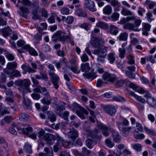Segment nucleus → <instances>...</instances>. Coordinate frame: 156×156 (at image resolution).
Listing matches in <instances>:
<instances>
[{
    "mask_svg": "<svg viewBox=\"0 0 156 156\" xmlns=\"http://www.w3.org/2000/svg\"><path fill=\"white\" fill-rule=\"evenodd\" d=\"M74 20V18L72 16H67L65 22L68 24H72Z\"/></svg>",
    "mask_w": 156,
    "mask_h": 156,
    "instance_id": "nucleus-47",
    "label": "nucleus"
},
{
    "mask_svg": "<svg viewBox=\"0 0 156 156\" xmlns=\"http://www.w3.org/2000/svg\"><path fill=\"white\" fill-rule=\"evenodd\" d=\"M145 3L150 9H152L156 6V2L150 0H146Z\"/></svg>",
    "mask_w": 156,
    "mask_h": 156,
    "instance_id": "nucleus-33",
    "label": "nucleus"
},
{
    "mask_svg": "<svg viewBox=\"0 0 156 156\" xmlns=\"http://www.w3.org/2000/svg\"><path fill=\"white\" fill-rule=\"evenodd\" d=\"M45 97L41 100L42 103L44 104L49 105L51 103V97L48 93L46 92L44 94Z\"/></svg>",
    "mask_w": 156,
    "mask_h": 156,
    "instance_id": "nucleus-19",
    "label": "nucleus"
},
{
    "mask_svg": "<svg viewBox=\"0 0 156 156\" xmlns=\"http://www.w3.org/2000/svg\"><path fill=\"white\" fill-rule=\"evenodd\" d=\"M2 103H0V117L3 115L8 114L9 113V108L6 107H3Z\"/></svg>",
    "mask_w": 156,
    "mask_h": 156,
    "instance_id": "nucleus-20",
    "label": "nucleus"
},
{
    "mask_svg": "<svg viewBox=\"0 0 156 156\" xmlns=\"http://www.w3.org/2000/svg\"><path fill=\"white\" fill-rule=\"evenodd\" d=\"M70 62L71 64H74L75 65L74 66H72L70 68L71 70L75 73H79V72L78 71L77 69L76 61L74 60H72L70 61Z\"/></svg>",
    "mask_w": 156,
    "mask_h": 156,
    "instance_id": "nucleus-35",
    "label": "nucleus"
},
{
    "mask_svg": "<svg viewBox=\"0 0 156 156\" xmlns=\"http://www.w3.org/2000/svg\"><path fill=\"white\" fill-rule=\"evenodd\" d=\"M130 87L132 88L134 90L140 94H143L146 92V90L143 88L138 87L132 83H130L129 85Z\"/></svg>",
    "mask_w": 156,
    "mask_h": 156,
    "instance_id": "nucleus-18",
    "label": "nucleus"
},
{
    "mask_svg": "<svg viewBox=\"0 0 156 156\" xmlns=\"http://www.w3.org/2000/svg\"><path fill=\"white\" fill-rule=\"evenodd\" d=\"M3 70L4 73L11 79H13L15 77H20L21 76L20 72L18 70H14L11 72L7 70L6 69H4Z\"/></svg>",
    "mask_w": 156,
    "mask_h": 156,
    "instance_id": "nucleus-12",
    "label": "nucleus"
},
{
    "mask_svg": "<svg viewBox=\"0 0 156 156\" xmlns=\"http://www.w3.org/2000/svg\"><path fill=\"white\" fill-rule=\"evenodd\" d=\"M49 75L51 78L52 83L55 87L56 89H58L59 87L58 82L59 78L53 72H50Z\"/></svg>",
    "mask_w": 156,
    "mask_h": 156,
    "instance_id": "nucleus-17",
    "label": "nucleus"
},
{
    "mask_svg": "<svg viewBox=\"0 0 156 156\" xmlns=\"http://www.w3.org/2000/svg\"><path fill=\"white\" fill-rule=\"evenodd\" d=\"M105 143L107 146L110 148L112 147L115 145L114 143L111 140L109 139L106 140Z\"/></svg>",
    "mask_w": 156,
    "mask_h": 156,
    "instance_id": "nucleus-52",
    "label": "nucleus"
},
{
    "mask_svg": "<svg viewBox=\"0 0 156 156\" xmlns=\"http://www.w3.org/2000/svg\"><path fill=\"white\" fill-rule=\"evenodd\" d=\"M17 130L19 131V132L25 134H28L31 133L32 131V128L30 126H28L26 128H17Z\"/></svg>",
    "mask_w": 156,
    "mask_h": 156,
    "instance_id": "nucleus-21",
    "label": "nucleus"
},
{
    "mask_svg": "<svg viewBox=\"0 0 156 156\" xmlns=\"http://www.w3.org/2000/svg\"><path fill=\"white\" fill-rule=\"evenodd\" d=\"M103 79L107 81L114 82L116 80V76L115 75L105 72L102 75Z\"/></svg>",
    "mask_w": 156,
    "mask_h": 156,
    "instance_id": "nucleus-14",
    "label": "nucleus"
},
{
    "mask_svg": "<svg viewBox=\"0 0 156 156\" xmlns=\"http://www.w3.org/2000/svg\"><path fill=\"white\" fill-rule=\"evenodd\" d=\"M78 132L74 129H70L69 131L66 133V136L68 138L71 139V140L69 141H65L62 139L59 138L58 139L59 145L65 148H70L73 146V142L76 138L78 136Z\"/></svg>",
    "mask_w": 156,
    "mask_h": 156,
    "instance_id": "nucleus-1",
    "label": "nucleus"
},
{
    "mask_svg": "<svg viewBox=\"0 0 156 156\" xmlns=\"http://www.w3.org/2000/svg\"><path fill=\"white\" fill-rule=\"evenodd\" d=\"M68 34L66 35L65 31L61 30L56 31L52 36V41L55 42L57 41H68L72 45H74V43L72 40L71 34L69 30H68Z\"/></svg>",
    "mask_w": 156,
    "mask_h": 156,
    "instance_id": "nucleus-3",
    "label": "nucleus"
},
{
    "mask_svg": "<svg viewBox=\"0 0 156 156\" xmlns=\"http://www.w3.org/2000/svg\"><path fill=\"white\" fill-rule=\"evenodd\" d=\"M69 113L68 111H65L62 115L60 114V116L65 120H67L68 119V116Z\"/></svg>",
    "mask_w": 156,
    "mask_h": 156,
    "instance_id": "nucleus-62",
    "label": "nucleus"
},
{
    "mask_svg": "<svg viewBox=\"0 0 156 156\" xmlns=\"http://www.w3.org/2000/svg\"><path fill=\"white\" fill-rule=\"evenodd\" d=\"M112 133L114 141L116 143L120 142L121 140V138L119 133L114 130H112Z\"/></svg>",
    "mask_w": 156,
    "mask_h": 156,
    "instance_id": "nucleus-26",
    "label": "nucleus"
},
{
    "mask_svg": "<svg viewBox=\"0 0 156 156\" xmlns=\"http://www.w3.org/2000/svg\"><path fill=\"white\" fill-rule=\"evenodd\" d=\"M32 18L35 20H37L39 19V16L37 12L35 10L33 11Z\"/></svg>",
    "mask_w": 156,
    "mask_h": 156,
    "instance_id": "nucleus-60",
    "label": "nucleus"
},
{
    "mask_svg": "<svg viewBox=\"0 0 156 156\" xmlns=\"http://www.w3.org/2000/svg\"><path fill=\"white\" fill-rule=\"evenodd\" d=\"M138 9V10L137 11L138 14L141 16H143V14L145 12V10L141 6H139Z\"/></svg>",
    "mask_w": 156,
    "mask_h": 156,
    "instance_id": "nucleus-56",
    "label": "nucleus"
},
{
    "mask_svg": "<svg viewBox=\"0 0 156 156\" xmlns=\"http://www.w3.org/2000/svg\"><path fill=\"white\" fill-rule=\"evenodd\" d=\"M86 143L87 147L90 149H92L94 146L92 141L90 139H88L86 141Z\"/></svg>",
    "mask_w": 156,
    "mask_h": 156,
    "instance_id": "nucleus-54",
    "label": "nucleus"
},
{
    "mask_svg": "<svg viewBox=\"0 0 156 156\" xmlns=\"http://www.w3.org/2000/svg\"><path fill=\"white\" fill-rule=\"evenodd\" d=\"M23 103L25 107L27 108L30 107L31 103V101L29 99L27 98H26L24 97H23Z\"/></svg>",
    "mask_w": 156,
    "mask_h": 156,
    "instance_id": "nucleus-44",
    "label": "nucleus"
},
{
    "mask_svg": "<svg viewBox=\"0 0 156 156\" xmlns=\"http://www.w3.org/2000/svg\"><path fill=\"white\" fill-rule=\"evenodd\" d=\"M147 60L148 61L152 63H154L155 62V58H154V56H153L152 55H149L146 57Z\"/></svg>",
    "mask_w": 156,
    "mask_h": 156,
    "instance_id": "nucleus-55",
    "label": "nucleus"
},
{
    "mask_svg": "<svg viewBox=\"0 0 156 156\" xmlns=\"http://www.w3.org/2000/svg\"><path fill=\"white\" fill-rule=\"evenodd\" d=\"M85 6L92 12H95L97 10L95 7L94 2L91 0H85Z\"/></svg>",
    "mask_w": 156,
    "mask_h": 156,
    "instance_id": "nucleus-15",
    "label": "nucleus"
},
{
    "mask_svg": "<svg viewBox=\"0 0 156 156\" xmlns=\"http://www.w3.org/2000/svg\"><path fill=\"white\" fill-rule=\"evenodd\" d=\"M44 151L46 152L47 156H53V153L52 149L51 147L44 148Z\"/></svg>",
    "mask_w": 156,
    "mask_h": 156,
    "instance_id": "nucleus-36",
    "label": "nucleus"
},
{
    "mask_svg": "<svg viewBox=\"0 0 156 156\" xmlns=\"http://www.w3.org/2000/svg\"><path fill=\"white\" fill-rule=\"evenodd\" d=\"M114 100L117 101L123 102L125 101V99L120 96L114 97Z\"/></svg>",
    "mask_w": 156,
    "mask_h": 156,
    "instance_id": "nucleus-63",
    "label": "nucleus"
},
{
    "mask_svg": "<svg viewBox=\"0 0 156 156\" xmlns=\"http://www.w3.org/2000/svg\"><path fill=\"white\" fill-rule=\"evenodd\" d=\"M128 59H129L128 63L129 64H133L135 63L134 57L133 54H129Z\"/></svg>",
    "mask_w": 156,
    "mask_h": 156,
    "instance_id": "nucleus-53",
    "label": "nucleus"
},
{
    "mask_svg": "<svg viewBox=\"0 0 156 156\" xmlns=\"http://www.w3.org/2000/svg\"><path fill=\"white\" fill-rule=\"evenodd\" d=\"M124 28L126 30H134L135 31H140L141 29L140 28L134 29L133 24L128 23L126 24L124 27Z\"/></svg>",
    "mask_w": 156,
    "mask_h": 156,
    "instance_id": "nucleus-24",
    "label": "nucleus"
},
{
    "mask_svg": "<svg viewBox=\"0 0 156 156\" xmlns=\"http://www.w3.org/2000/svg\"><path fill=\"white\" fill-rule=\"evenodd\" d=\"M118 106L116 105H112L109 106V110L107 111L108 114L112 116H114L116 112Z\"/></svg>",
    "mask_w": 156,
    "mask_h": 156,
    "instance_id": "nucleus-22",
    "label": "nucleus"
},
{
    "mask_svg": "<svg viewBox=\"0 0 156 156\" xmlns=\"http://www.w3.org/2000/svg\"><path fill=\"white\" fill-rule=\"evenodd\" d=\"M44 130L42 129H40V131L38 133V137L40 140H44L47 141L48 144H52L54 142V137L53 135L49 133H46L44 135Z\"/></svg>",
    "mask_w": 156,
    "mask_h": 156,
    "instance_id": "nucleus-4",
    "label": "nucleus"
},
{
    "mask_svg": "<svg viewBox=\"0 0 156 156\" xmlns=\"http://www.w3.org/2000/svg\"><path fill=\"white\" fill-rule=\"evenodd\" d=\"M31 65L33 68H31L29 66L23 64L21 66V68L24 70L23 73L24 74L26 73L27 72H28L29 73H34L36 72L35 69H37L36 64L34 63H31Z\"/></svg>",
    "mask_w": 156,
    "mask_h": 156,
    "instance_id": "nucleus-11",
    "label": "nucleus"
},
{
    "mask_svg": "<svg viewBox=\"0 0 156 156\" xmlns=\"http://www.w3.org/2000/svg\"><path fill=\"white\" fill-rule=\"evenodd\" d=\"M152 14L150 12H148L146 14V18L147 20L149 22H151L152 20H154V19H152Z\"/></svg>",
    "mask_w": 156,
    "mask_h": 156,
    "instance_id": "nucleus-61",
    "label": "nucleus"
},
{
    "mask_svg": "<svg viewBox=\"0 0 156 156\" xmlns=\"http://www.w3.org/2000/svg\"><path fill=\"white\" fill-rule=\"evenodd\" d=\"M121 13L124 16H130L126 18V20L128 21L133 20L136 18V16L132 11L124 7L122 8L121 9Z\"/></svg>",
    "mask_w": 156,
    "mask_h": 156,
    "instance_id": "nucleus-8",
    "label": "nucleus"
},
{
    "mask_svg": "<svg viewBox=\"0 0 156 156\" xmlns=\"http://www.w3.org/2000/svg\"><path fill=\"white\" fill-rule=\"evenodd\" d=\"M130 94L133 97L137 100L142 103H143L145 101L144 99L142 98L141 96H140L136 95L133 92H131Z\"/></svg>",
    "mask_w": 156,
    "mask_h": 156,
    "instance_id": "nucleus-32",
    "label": "nucleus"
},
{
    "mask_svg": "<svg viewBox=\"0 0 156 156\" xmlns=\"http://www.w3.org/2000/svg\"><path fill=\"white\" fill-rule=\"evenodd\" d=\"M17 67V63L16 62H9L6 65V69H7V70H9V69H15Z\"/></svg>",
    "mask_w": 156,
    "mask_h": 156,
    "instance_id": "nucleus-28",
    "label": "nucleus"
},
{
    "mask_svg": "<svg viewBox=\"0 0 156 156\" xmlns=\"http://www.w3.org/2000/svg\"><path fill=\"white\" fill-rule=\"evenodd\" d=\"M48 118L51 122H54L56 120V117L54 114L51 112H48Z\"/></svg>",
    "mask_w": 156,
    "mask_h": 156,
    "instance_id": "nucleus-48",
    "label": "nucleus"
},
{
    "mask_svg": "<svg viewBox=\"0 0 156 156\" xmlns=\"http://www.w3.org/2000/svg\"><path fill=\"white\" fill-rule=\"evenodd\" d=\"M16 85L20 87H23L24 88L23 92H27L30 93L32 91L29 88L31 82L30 80L28 79H24L23 80H16L15 81Z\"/></svg>",
    "mask_w": 156,
    "mask_h": 156,
    "instance_id": "nucleus-5",
    "label": "nucleus"
},
{
    "mask_svg": "<svg viewBox=\"0 0 156 156\" xmlns=\"http://www.w3.org/2000/svg\"><path fill=\"white\" fill-rule=\"evenodd\" d=\"M96 25L98 27L105 30L108 29L109 27V26L107 24L100 21L97 22Z\"/></svg>",
    "mask_w": 156,
    "mask_h": 156,
    "instance_id": "nucleus-30",
    "label": "nucleus"
},
{
    "mask_svg": "<svg viewBox=\"0 0 156 156\" xmlns=\"http://www.w3.org/2000/svg\"><path fill=\"white\" fill-rule=\"evenodd\" d=\"M108 59L111 64H112L115 60V54L110 53L108 55Z\"/></svg>",
    "mask_w": 156,
    "mask_h": 156,
    "instance_id": "nucleus-46",
    "label": "nucleus"
},
{
    "mask_svg": "<svg viewBox=\"0 0 156 156\" xmlns=\"http://www.w3.org/2000/svg\"><path fill=\"white\" fill-rule=\"evenodd\" d=\"M91 44L95 48H99L100 44L103 43V40L98 38L93 37L90 40Z\"/></svg>",
    "mask_w": 156,
    "mask_h": 156,
    "instance_id": "nucleus-16",
    "label": "nucleus"
},
{
    "mask_svg": "<svg viewBox=\"0 0 156 156\" xmlns=\"http://www.w3.org/2000/svg\"><path fill=\"white\" fill-rule=\"evenodd\" d=\"M144 129L146 132L148 134H151L153 136H155L156 135V131L153 130H151L150 129H148L145 126L144 127Z\"/></svg>",
    "mask_w": 156,
    "mask_h": 156,
    "instance_id": "nucleus-51",
    "label": "nucleus"
},
{
    "mask_svg": "<svg viewBox=\"0 0 156 156\" xmlns=\"http://www.w3.org/2000/svg\"><path fill=\"white\" fill-rule=\"evenodd\" d=\"M73 105L74 106L80 108V111H77L76 113L77 115L82 119H84L85 118L83 114L86 115L88 114V112L83 108L81 107L79 104L75 102L73 103Z\"/></svg>",
    "mask_w": 156,
    "mask_h": 156,
    "instance_id": "nucleus-9",
    "label": "nucleus"
},
{
    "mask_svg": "<svg viewBox=\"0 0 156 156\" xmlns=\"http://www.w3.org/2000/svg\"><path fill=\"white\" fill-rule=\"evenodd\" d=\"M136 129L139 131H142L143 130V128L142 124L140 123L137 122L136 124Z\"/></svg>",
    "mask_w": 156,
    "mask_h": 156,
    "instance_id": "nucleus-64",
    "label": "nucleus"
},
{
    "mask_svg": "<svg viewBox=\"0 0 156 156\" xmlns=\"http://www.w3.org/2000/svg\"><path fill=\"white\" fill-rule=\"evenodd\" d=\"M129 124V122L125 118H123L122 124L121 123H118L119 129L121 133H123L126 131L129 130L131 129V127H126L124 126H127Z\"/></svg>",
    "mask_w": 156,
    "mask_h": 156,
    "instance_id": "nucleus-7",
    "label": "nucleus"
},
{
    "mask_svg": "<svg viewBox=\"0 0 156 156\" xmlns=\"http://www.w3.org/2000/svg\"><path fill=\"white\" fill-rule=\"evenodd\" d=\"M60 12L62 15H67L69 13V10L67 8L64 7L60 9Z\"/></svg>",
    "mask_w": 156,
    "mask_h": 156,
    "instance_id": "nucleus-49",
    "label": "nucleus"
},
{
    "mask_svg": "<svg viewBox=\"0 0 156 156\" xmlns=\"http://www.w3.org/2000/svg\"><path fill=\"white\" fill-rule=\"evenodd\" d=\"M110 28L109 29V33L111 34L116 35L119 32L118 29L117 27L113 25L110 24Z\"/></svg>",
    "mask_w": 156,
    "mask_h": 156,
    "instance_id": "nucleus-25",
    "label": "nucleus"
},
{
    "mask_svg": "<svg viewBox=\"0 0 156 156\" xmlns=\"http://www.w3.org/2000/svg\"><path fill=\"white\" fill-rule=\"evenodd\" d=\"M83 75L85 78L89 80L90 79L91 81L97 77L94 73H84Z\"/></svg>",
    "mask_w": 156,
    "mask_h": 156,
    "instance_id": "nucleus-27",
    "label": "nucleus"
},
{
    "mask_svg": "<svg viewBox=\"0 0 156 156\" xmlns=\"http://www.w3.org/2000/svg\"><path fill=\"white\" fill-rule=\"evenodd\" d=\"M131 147L137 151H140L142 149L141 145L139 144H132Z\"/></svg>",
    "mask_w": 156,
    "mask_h": 156,
    "instance_id": "nucleus-38",
    "label": "nucleus"
},
{
    "mask_svg": "<svg viewBox=\"0 0 156 156\" xmlns=\"http://www.w3.org/2000/svg\"><path fill=\"white\" fill-rule=\"evenodd\" d=\"M128 34L126 32H123L120 34L117 38L122 41H126L128 39Z\"/></svg>",
    "mask_w": 156,
    "mask_h": 156,
    "instance_id": "nucleus-29",
    "label": "nucleus"
},
{
    "mask_svg": "<svg viewBox=\"0 0 156 156\" xmlns=\"http://www.w3.org/2000/svg\"><path fill=\"white\" fill-rule=\"evenodd\" d=\"M146 92L144 94H145L144 96L146 98L148 104L152 107L156 106V99L151 96L150 94L148 91L146 90Z\"/></svg>",
    "mask_w": 156,
    "mask_h": 156,
    "instance_id": "nucleus-13",
    "label": "nucleus"
},
{
    "mask_svg": "<svg viewBox=\"0 0 156 156\" xmlns=\"http://www.w3.org/2000/svg\"><path fill=\"white\" fill-rule=\"evenodd\" d=\"M112 8L110 5H106L103 9V13L107 15H110L112 13Z\"/></svg>",
    "mask_w": 156,
    "mask_h": 156,
    "instance_id": "nucleus-23",
    "label": "nucleus"
},
{
    "mask_svg": "<svg viewBox=\"0 0 156 156\" xmlns=\"http://www.w3.org/2000/svg\"><path fill=\"white\" fill-rule=\"evenodd\" d=\"M33 91L34 92H38L43 94L44 92H47L46 88L42 87L41 86H38L36 88L33 89Z\"/></svg>",
    "mask_w": 156,
    "mask_h": 156,
    "instance_id": "nucleus-31",
    "label": "nucleus"
},
{
    "mask_svg": "<svg viewBox=\"0 0 156 156\" xmlns=\"http://www.w3.org/2000/svg\"><path fill=\"white\" fill-rule=\"evenodd\" d=\"M18 3H21L24 5L30 6L31 5V2L29 0H18Z\"/></svg>",
    "mask_w": 156,
    "mask_h": 156,
    "instance_id": "nucleus-50",
    "label": "nucleus"
},
{
    "mask_svg": "<svg viewBox=\"0 0 156 156\" xmlns=\"http://www.w3.org/2000/svg\"><path fill=\"white\" fill-rule=\"evenodd\" d=\"M31 145L28 143H25L23 147V150L28 153L31 152Z\"/></svg>",
    "mask_w": 156,
    "mask_h": 156,
    "instance_id": "nucleus-40",
    "label": "nucleus"
},
{
    "mask_svg": "<svg viewBox=\"0 0 156 156\" xmlns=\"http://www.w3.org/2000/svg\"><path fill=\"white\" fill-rule=\"evenodd\" d=\"M89 68V65L88 63H82L81 64L80 69L82 72L88 71Z\"/></svg>",
    "mask_w": 156,
    "mask_h": 156,
    "instance_id": "nucleus-37",
    "label": "nucleus"
},
{
    "mask_svg": "<svg viewBox=\"0 0 156 156\" xmlns=\"http://www.w3.org/2000/svg\"><path fill=\"white\" fill-rule=\"evenodd\" d=\"M119 16L120 14L119 13L117 12H114L111 16L112 20L113 22H115L118 20Z\"/></svg>",
    "mask_w": 156,
    "mask_h": 156,
    "instance_id": "nucleus-43",
    "label": "nucleus"
},
{
    "mask_svg": "<svg viewBox=\"0 0 156 156\" xmlns=\"http://www.w3.org/2000/svg\"><path fill=\"white\" fill-rule=\"evenodd\" d=\"M125 74L128 77L132 79H134L135 77V74L134 73H132L130 71H126L125 72Z\"/></svg>",
    "mask_w": 156,
    "mask_h": 156,
    "instance_id": "nucleus-58",
    "label": "nucleus"
},
{
    "mask_svg": "<svg viewBox=\"0 0 156 156\" xmlns=\"http://www.w3.org/2000/svg\"><path fill=\"white\" fill-rule=\"evenodd\" d=\"M31 96L34 100H38L41 98V96L39 94L35 93V92L31 94Z\"/></svg>",
    "mask_w": 156,
    "mask_h": 156,
    "instance_id": "nucleus-59",
    "label": "nucleus"
},
{
    "mask_svg": "<svg viewBox=\"0 0 156 156\" xmlns=\"http://www.w3.org/2000/svg\"><path fill=\"white\" fill-rule=\"evenodd\" d=\"M12 120V118L11 116H6L4 117L2 119L0 123V125L2 126H3L4 125V123L3 122V121H5L6 123H9Z\"/></svg>",
    "mask_w": 156,
    "mask_h": 156,
    "instance_id": "nucleus-41",
    "label": "nucleus"
},
{
    "mask_svg": "<svg viewBox=\"0 0 156 156\" xmlns=\"http://www.w3.org/2000/svg\"><path fill=\"white\" fill-rule=\"evenodd\" d=\"M108 48L107 47H102L99 48L98 50H95L93 52L94 54L97 55L98 57L104 58L107 53Z\"/></svg>",
    "mask_w": 156,
    "mask_h": 156,
    "instance_id": "nucleus-10",
    "label": "nucleus"
},
{
    "mask_svg": "<svg viewBox=\"0 0 156 156\" xmlns=\"http://www.w3.org/2000/svg\"><path fill=\"white\" fill-rule=\"evenodd\" d=\"M142 25L143 29L147 31L150 30L151 28V26L149 24L144 23H142Z\"/></svg>",
    "mask_w": 156,
    "mask_h": 156,
    "instance_id": "nucleus-57",
    "label": "nucleus"
},
{
    "mask_svg": "<svg viewBox=\"0 0 156 156\" xmlns=\"http://www.w3.org/2000/svg\"><path fill=\"white\" fill-rule=\"evenodd\" d=\"M19 119L21 121H26L29 119V116L24 113H21L19 116Z\"/></svg>",
    "mask_w": 156,
    "mask_h": 156,
    "instance_id": "nucleus-42",
    "label": "nucleus"
},
{
    "mask_svg": "<svg viewBox=\"0 0 156 156\" xmlns=\"http://www.w3.org/2000/svg\"><path fill=\"white\" fill-rule=\"evenodd\" d=\"M4 55L6 58L8 60L12 61L15 58L14 55L8 52L7 50H6L5 53H4Z\"/></svg>",
    "mask_w": 156,
    "mask_h": 156,
    "instance_id": "nucleus-39",
    "label": "nucleus"
},
{
    "mask_svg": "<svg viewBox=\"0 0 156 156\" xmlns=\"http://www.w3.org/2000/svg\"><path fill=\"white\" fill-rule=\"evenodd\" d=\"M25 41L21 40H19L17 42V44L18 47H21L25 49L31 55H37V52L33 48L30 47L29 44L25 45Z\"/></svg>",
    "mask_w": 156,
    "mask_h": 156,
    "instance_id": "nucleus-6",
    "label": "nucleus"
},
{
    "mask_svg": "<svg viewBox=\"0 0 156 156\" xmlns=\"http://www.w3.org/2000/svg\"><path fill=\"white\" fill-rule=\"evenodd\" d=\"M97 127L98 130L96 129L93 132L89 130L87 131L88 137L89 136L92 138H94L100 140L101 138V136H98L97 134L101 131H102L104 136H108L109 129L105 125L101 123H98Z\"/></svg>",
    "mask_w": 156,
    "mask_h": 156,
    "instance_id": "nucleus-2",
    "label": "nucleus"
},
{
    "mask_svg": "<svg viewBox=\"0 0 156 156\" xmlns=\"http://www.w3.org/2000/svg\"><path fill=\"white\" fill-rule=\"evenodd\" d=\"M119 56L121 58H124L125 56L126 51L125 49L120 48L119 49Z\"/></svg>",
    "mask_w": 156,
    "mask_h": 156,
    "instance_id": "nucleus-45",
    "label": "nucleus"
},
{
    "mask_svg": "<svg viewBox=\"0 0 156 156\" xmlns=\"http://www.w3.org/2000/svg\"><path fill=\"white\" fill-rule=\"evenodd\" d=\"M75 14L79 16L86 17L87 15L86 12L81 9H76L75 12Z\"/></svg>",
    "mask_w": 156,
    "mask_h": 156,
    "instance_id": "nucleus-34",
    "label": "nucleus"
}]
</instances>
